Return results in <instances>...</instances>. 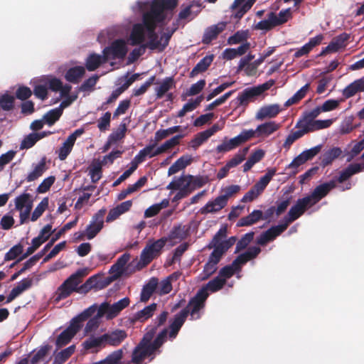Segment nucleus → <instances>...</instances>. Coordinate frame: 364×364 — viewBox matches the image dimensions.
I'll list each match as a JSON object with an SVG mask.
<instances>
[{
    "label": "nucleus",
    "instance_id": "23",
    "mask_svg": "<svg viewBox=\"0 0 364 364\" xmlns=\"http://www.w3.org/2000/svg\"><path fill=\"white\" fill-rule=\"evenodd\" d=\"M190 229V225H183L181 224L174 225L166 238L169 240H183L189 235Z\"/></svg>",
    "mask_w": 364,
    "mask_h": 364
},
{
    "label": "nucleus",
    "instance_id": "36",
    "mask_svg": "<svg viewBox=\"0 0 364 364\" xmlns=\"http://www.w3.org/2000/svg\"><path fill=\"white\" fill-rule=\"evenodd\" d=\"M226 281L224 279H221L220 277L217 276L214 279L209 281L205 286H203L199 290L205 289V292L210 291L211 292H216L223 288Z\"/></svg>",
    "mask_w": 364,
    "mask_h": 364
},
{
    "label": "nucleus",
    "instance_id": "7",
    "mask_svg": "<svg viewBox=\"0 0 364 364\" xmlns=\"http://www.w3.org/2000/svg\"><path fill=\"white\" fill-rule=\"evenodd\" d=\"M127 52L128 48L125 41L123 39H117L114 41L110 46L104 48L102 51L104 54V61H108L109 59H124Z\"/></svg>",
    "mask_w": 364,
    "mask_h": 364
},
{
    "label": "nucleus",
    "instance_id": "22",
    "mask_svg": "<svg viewBox=\"0 0 364 364\" xmlns=\"http://www.w3.org/2000/svg\"><path fill=\"white\" fill-rule=\"evenodd\" d=\"M280 112L279 106L278 105H271L261 107L255 115L257 120H264L266 118H274Z\"/></svg>",
    "mask_w": 364,
    "mask_h": 364
},
{
    "label": "nucleus",
    "instance_id": "61",
    "mask_svg": "<svg viewBox=\"0 0 364 364\" xmlns=\"http://www.w3.org/2000/svg\"><path fill=\"white\" fill-rule=\"evenodd\" d=\"M51 346L45 345L42 346L32 357L31 360V364H36L40 360L43 359L50 350Z\"/></svg>",
    "mask_w": 364,
    "mask_h": 364
},
{
    "label": "nucleus",
    "instance_id": "18",
    "mask_svg": "<svg viewBox=\"0 0 364 364\" xmlns=\"http://www.w3.org/2000/svg\"><path fill=\"white\" fill-rule=\"evenodd\" d=\"M33 284V279L25 278L22 279L16 287L12 289L6 298V303L11 302L24 291L30 289Z\"/></svg>",
    "mask_w": 364,
    "mask_h": 364
},
{
    "label": "nucleus",
    "instance_id": "14",
    "mask_svg": "<svg viewBox=\"0 0 364 364\" xmlns=\"http://www.w3.org/2000/svg\"><path fill=\"white\" fill-rule=\"evenodd\" d=\"M127 337V332L122 329H115L102 335L105 346L107 344L112 346H119Z\"/></svg>",
    "mask_w": 364,
    "mask_h": 364
},
{
    "label": "nucleus",
    "instance_id": "8",
    "mask_svg": "<svg viewBox=\"0 0 364 364\" xmlns=\"http://www.w3.org/2000/svg\"><path fill=\"white\" fill-rule=\"evenodd\" d=\"M311 207L312 206L305 197L298 199L296 204L290 208L281 223L286 225V229H287L290 223L297 220L305 213L307 208Z\"/></svg>",
    "mask_w": 364,
    "mask_h": 364
},
{
    "label": "nucleus",
    "instance_id": "30",
    "mask_svg": "<svg viewBox=\"0 0 364 364\" xmlns=\"http://www.w3.org/2000/svg\"><path fill=\"white\" fill-rule=\"evenodd\" d=\"M279 124L274 121L259 124L256 129L257 137L267 136L279 129Z\"/></svg>",
    "mask_w": 364,
    "mask_h": 364
},
{
    "label": "nucleus",
    "instance_id": "3",
    "mask_svg": "<svg viewBox=\"0 0 364 364\" xmlns=\"http://www.w3.org/2000/svg\"><path fill=\"white\" fill-rule=\"evenodd\" d=\"M292 18L290 8L281 10L278 14L272 11L267 14V19L259 21L255 26V30L270 31L272 28L284 24Z\"/></svg>",
    "mask_w": 364,
    "mask_h": 364
},
{
    "label": "nucleus",
    "instance_id": "53",
    "mask_svg": "<svg viewBox=\"0 0 364 364\" xmlns=\"http://www.w3.org/2000/svg\"><path fill=\"white\" fill-rule=\"evenodd\" d=\"M23 247L21 244L18 243L12 247L8 252L6 253L4 257L5 261H10L16 259L18 256L21 255L23 252Z\"/></svg>",
    "mask_w": 364,
    "mask_h": 364
},
{
    "label": "nucleus",
    "instance_id": "27",
    "mask_svg": "<svg viewBox=\"0 0 364 364\" xmlns=\"http://www.w3.org/2000/svg\"><path fill=\"white\" fill-rule=\"evenodd\" d=\"M258 94L255 90L254 87L245 88L240 92L237 97V106H247L250 101H252L255 97H258Z\"/></svg>",
    "mask_w": 364,
    "mask_h": 364
},
{
    "label": "nucleus",
    "instance_id": "19",
    "mask_svg": "<svg viewBox=\"0 0 364 364\" xmlns=\"http://www.w3.org/2000/svg\"><path fill=\"white\" fill-rule=\"evenodd\" d=\"M157 304L156 303H152L149 306H145L143 309L135 313L132 318V323H135L136 321L144 322L149 318H151L156 310Z\"/></svg>",
    "mask_w": 364,
    "mask_h": 364
},
{
    "label": "nucleus",
    "instance_id": "26",
    "mask_svg": "<svg viewBox=\"0 0 364 364\" xmlns=\"http://www.w3.org/2000/svg\"><path fill=\"white\" fill-rule=\"evenodd\" d=\"M193 158L191 156L183 155L181 156L169 167L168 170V175H173L185 168L187 166L191 164Z\"/></svg>",
    "mask_w": 364,
    "mask_h": 364
},
{
    "label": "nucleus",
    "instance_id": "12",
    "mask_svg": "<svg viewBox=\"0 0 364 364\" xmlns=\"http://www.w3.org/2000/svg\"><path fill=\"white\" fill-rule=\"evenodd\" d=\"M261 249L259 247L253 246L247 249L245 252L239 255L232 262L237 271L240 270L241 266L248 261L253 259L260 253Z\"/></svg>",
    "mask_w": 364,
    "mask_h": 364
},
{
    "label": "nucleus",
    "instance_id": "51",
    "mask_svg": "<svg viewBox=\"0 0 364 364\" xmlns=\"http://www.w3.org/2000/svg\"><path fill=\"white\" fill-rule=\"evenodd\" d=\"M364 149V136L360 141L355 143L350 151L346 154L347 161H350Z\"/></svg>",
    "mask_w": 364,
    "mask_h": 364
},
{
    "label": "nucleus",
    "instance_id": "25",
    "mask_svg": "<svg viewBox=\"0 0 364 364\" xmlns=\"http://www.w3.org/2000/svg\"><path fill=\"white\" fill-rule=\"evenodd\" d=\"M158 287V279L152 277L149 279L147 284H146L141 292L140 301L141 302H146L149 300L152 294L157 289Z\"/></svg>",
    "mask_w": 364,
    "mask_h": 364
},
{
    "label": "nucleus",
    "instance_id": "21",
    "mask_svg": "<svg viewBox=\"0 0 364 364\" xmlns=\"http://www.w3.org/2000/svg\"><path fill=\"white\" fill-rule=\"evenodd\" d=\"M129 259L130 255L129 253H124L121 255L117 259V262L111 267L109 272L113 274V277L114 279H117L122 275L124 267Z\"/></svg>",
    "mask_w": 364,
    "mask_h": 364
},
{
    "label": "nucleus",
    "instance_id": "33",
    "mask_svg": "<svg viewBox=\"0 0 364 364\" xmlns=\"http://www.w3.org/2000/svg\"><path fill=\"white\" fill-rule=\"evenodd\" d=\"M175 86V81L173 77H166L160 83L159 87H155L156 99L162 98L165 94Z\"/></svg>",
    "mask_w": 364,
    "mask_h": 364
},
{
    "label": "nucleus",
    "instance_id": "45",
    "mask_svg": "<svg viewBox=\"0 0 364 364\" xmlns=\"http://www.w3.org/2000/svg\"><path fill=\"white\" fill-rule=\"evenodd\" d=\"M248 38V31H237L232 36H230L228 38V44L229 45H235L243 41H247Z\"/></svg>",
    "mask_w": 364,
    "mask_h": 364
},
{
    "label": "nucleus",
    "instance_id": "43",
    "mask_svg": "<svg viewBox=\"0 0 364 364\" xmlns=\"http://www.w3.org/2000/svg\"><path fill=\"white\" fill-rule=\"evenodd\" d=\"M111 309V304H109L107 301H105L102 304H101L99 306H97V312L95 316L100 319L102 317L105 316L107 320H111L114 318Z\"/></svg>",
    "mask_w": 364,
    "mask_h": 364
},
{
    "label": "nucleus",
    "instance_id": "16",
    "mask_svg": "<svg viewBox=\"0 0 364 364\" xmlns=\"http://www.w3.org/2000/svg\"><path fill=\"white\" fill-rule=\"evenodd\" d=\"M188 182L183 184L180 181L179 178L175 177L174 179L167 186L168 190H178V193L173 198V201H177L187 197L191 194L190 190L188 188Z\"/></svg>",
    "mask_w": 364,
    "mask_h": 364
},
{
    "label": "nucleus",
    "instance_id": "10",
    "mask_svg": "<svg viewBox=\"0 0 364 364\" xmlns=\"http://www.w3.org/2000/svg\"><path fill=\"white\" fill-rule=\"evenodd\" d=\"M106 213L105 209H100L92 216L90 224L85 229L87 239H93L103 228L104 218Z\"/></svg>",
    "mask_w": 364,
    "mask_h": 364
},
{
    "label": "nucleus",
    "instance_id": "20",
    "mask_svg": "<svg viewBox=\"0 0 364 364\" xmlns=\"http://www.w3.org/2000/svg\"><path fill=\"white\" fill-rule=\"evenodd\" d=\"M227 205L226 201L220 196L215 200L208 201L205 206L200 209L201 214L213 213L220 211Z\"/></svg>",
    "mask_w": 364,
    "mask_h": 364
},
{
    "label": "nucleus",
    "instance_id": "29",
    "mask_svg": "<svg viewBox=\"0 0 364 364\" xmlns=\"http://www.w3.org/2000/svg\"><path fill=\"white\" fill-rule=\"evenodd\" d=\"M342 154V150L339 147L331 148L325 151L320 157L321 165L326 167L332 164V162L338 158Z\"/></svg>",
    "mask_w": 364,
    "mask_h": 364
},
{
    "label": "nucleus",
    "instance_id": "28",
    "mask_svg": "<svg viewBox=\"0 0 364 364\" xmlns=\"http://www.w3.org/2000/svg\"><path fill=\"white\" fill-rule=\"evenodd\" d=\"M363 171V166L360 164H351L347 168L341 171L337 180L338 183H343L350 178L353 175Z\"/></svg>",
    "mask_w": 364,
    "mask_h": 364
},
{
    "label": "nucleus",
    "instance_id": "15",
    "mask_svg": "<svg viewBox=\"0 0 364 364\" xmlns=\"http://www.w3.org/2000/svg\"><path fill=\"white\" fill-rule=\"evenodd\" d=\"M187 317L188 312L186 310H181L174 316L173 321L169 325L170 331L168 336L170 338H175L176 337Z\"/></svg>",
    "mask_w": 364,
    "mask_h": 364
},
{
    "label": "nucleus",
    "instance_id": "56",
    "mask_svg": "<svg viewBox=\"0 0 364 364\" xmlns=\"http://www.w3.org/2000/svg\"><path fill=\"white\" fill-rule=\"evenodd\" d=\"M111 121V113L105 112L97 121V127L100 132H105L109 129Z\"/></svg>",
    "mask_w": 364,
    "mask_h": 364
},
{
    "label": "nucleus",
    "instance_id": "62",
    "mask_svg": "<svg viewBox=\"0 0 364 364\" xmlns=\"http://www.w3.org/2000/svg\"><path fill=\"white\" fill-rule=\"evenodd\" d=\"M55 180V176H50L45 178L38 186L37 192L38 193H43L49 191Z\"/></svg>",
    "mask_w": 364,
    "mask_h": 364
},
{
    "label": "nucleus",
    "instance_id": "9",
    "mask_svg": "<svg viewBox=\"0 0 364 364\" xmlns=\"http://www.w3.org/2000/svg\"><path fill=\"white\" fill-rule=\"evenodd\" d=\"M336 183L335 180H331L317 186L311 194L305 196L306 200L311 206L318 203L322 198L326 197L329 192L336 188Z\"/></svg>",
    "mask_w": 364,
    "mask_h": 364
},
{
    "label": "nucleus",
    "instance_id": "37",
    "mask_svg": "<svg viewBox=\"0 0 364 364\" xmlns=\"http://www.w3.org/2000/svg\"><path fill=\"white\" fill-rule=\"evenodd\" d=\"M82 346L86 350L100 348L105 346L102 335L98 337H95L94 336H90L82 343Z\"/></svg>",
    "mask_w": 364,
    "mask_h": 364
},
{
    "label": "nucleus",
    "instance_id": "55",
    "mask_svg": "<svg viewBox=\"0 0 364 364\" xmlns=\"http://www.w3.org/2000/svg\"><path fill=\"white\" fill-rule=\"evenodd\" d=\"M248 151V148H244L242 151L236 154L232 159L227 162V165L231 168L239 165L245 159L246 153Z\"/></svg>",
    "mask_w": 364,
    "mask_h": 364
},
{
    "label": "nucleus",
    "instance_id": "1",
    "mask_svg": "<svg viewBox=\"0 0 364 364\" xmlns=\"http://www.w3.org/2000/svg\"><path fill=\"white\" fill-rule=\"evenodd\" d=\"M177 5L178 0H153L150 10L142 16V23L133 26L129 39L130 45L134 46L142 43L144 47L151 50L164 51L177 27L166 28L159 38L156 32L157 24L164 23L166 19L169 21Z\"/></svg>",
    "mask_w": 364,
    "mask_h": 364
},
{
    "label": "nucleus",
    "instance_id": "31",
    "mask_svg": "<svg viewBox=\"0 0 364 364\" xmlns=\"http://www.w3.org/2000/svg\"><path fill=\"white\" fill-rule=\"evenodd\" d=\"M262 218V211L259 210H255L248 215L241 218L237 223V227H244L252 225Z\"/></svg>",
    "mask_w": 364,
    "mask_h": 364
},
{
    "label": "nucleus",
    "instance_id": "49",
    "mask_svg": "<svg viewBox=\"0 0 364 364\" xmlns=\"http://www.w3.org/2000/svg\"><path fill=\"white\" fill-rule=\"evenodd\" d=\"M130 299L128 297H124L119 301L111 305V311L114 318L117 317L118 314L126 307L129 305Z\"/></svg>",
    "mask_w": 364,
    "mask_h": 364
},
{
    "label": "nucleus",
    "instance_id": "39",
    "mask_svg": "<svg viewBox=\"0 0 364 364\" xmlns=\"http://www.w3.org/2000/svg\"><path fill=\"white\" fill-rule=\"evenodd\" d=\"M62 114L61 108H55L46 112L43 115V119L46 124L52 126L60 119Z\"/></svg>",
    "mask_w": 364,
    "mask_h": 364
},
{
    "label": "nucleus",
    "instance_id": "11",
    "mask_svg": "<svg viewBox=\"0 0 364 364\" xmlns=\"http://www.w3.org/2000/svg\"><path fill=\"white\" fill-rule=\"evenodd\" d=\"M286 230V225H282V223L272 226L257 238V243L259 245L264 246L268 242L275 240L277 237L280 235Z\"/></svg>",
    "mask_w": 364,
    "mask_h": 364
},
{
    "label": "nucleus",
    "instance_id": "35",
    "mask_svg": "<svg viewBox=\"0 0 364 364\" xmlns=\"http://www.w3.org/2000/svg\"><path fill=\"white\" fill-rule=\"evenodd\" d=\"M107 62V61H104V54L100 55L96 53H92L87 57L85 66L89 71H94L102 63H105Z\"/></svg>",
    "mask_w": 364,
    "mask_h": 364
},
{
    "label": "nucleus",
    "instance_id": "52",
    "mask_svg": "<svg viewBox=\"0 0 364 364\" xmlns=\"http://www.w3.org/2000/svg\"><path fill=\"white\" fill-rule=\"evenodd\" d=\"M39 140V137H37L36 133H31L26 136L22 140L20 144L21 149H28L35 145V144Z\"/></svg>",
    "mask_w": 364,
    "mask_h": 364
},
{
    "label": "nucleus",
    "instance_id": "63",
    "mask_svg": "<svg viewBox=\"0 0 364 364\" xmlns=\"http://www.w3.org/2000/svg\"><path fill=\"white\" fill-rule=\"evenodd\" d=\"M236 271H237V269L231 264L230 265H227L221 268L218 276L226 281L227 279L232 277Z\"/></svg>",
    "mask_w": 364,
    "mask_h": 364
},
{
    "label": "nucleus",
    "instance_id": "47",
    "mask_svg": "<svg viewBox=\"0 0 364 364\" xmlns=\"http://www.w3.org/2000/svg\"><path fill=\"white\" fill-rule=\"evenodd\" d=\"M75 334L68 328L65 329L63 332L60 333L56 339L55 344L57 347L61 348L65 345H67L71 339L75 336Z\"/></svg>",
    "mask_w": 364,
    "mask_h": 364
},
{
    "label": "nucleus",
    "instance_id": "44",
    "mask_svg": "<svg viewBox=\"0 0 364 364\" xmlns=\"http://www.w3.org/2000/svg\"><path fill=\"white\" fill-rule=\"evenodd\" d=\"M75 352V346H70L61 350L55 358L53 364H62L65 363Z\"/></svg>",
    "mask_w": 364,
    "mask_h": 364
},
{
    "label": "nucleus",
    "instance_id": "13",
    "mask_svg": "<svg viewBox=\"0 0 364 364\" xmlns=\"http://www.w3.org/2000/svg\"><path fill=\"white\" fill-rule=\"evenodd\" d=\"M226 22H219L215 25L208 27L203 33L202 43L206 45L210 44L212 41L217 38L218 35L226 28Z\"/></svg>",
    "mask_w": 364,
    "mask_h": 364
},
{
    "label": "nucleus",
    "instance_id": "42",
    "mask_svg": "<svg viewBox=\"0 0 364 364\" xmlns=\"http://www.w3.org/2000/svg\"><path fill=\"white\" fill-rule=\"evenodd\" d=\"M309 88V85L306 84L301 89H299L291 97H290L284 104L286 107H289L292 105L296 104L301 99H303Z\"/></svg>",
    "mask_w": 364,
    "mask_h": 364
},
{
    "label": "nucleus",
    "instance_id": "34",
    "mask_svg": "<svg viewBox=\"0 0 364 364\" xmlns=\"http://www.w3.org/2000/svg\"><path fill=\"white\" fill-rule=\"evenodd\" d=\"M46 170V158H43L38 164H36L33 170L28 173L26 178L27 182H32L41 177Z\"/></svg>",
    "mask_w": 364,
    "mask_h": 364
},
{
    "label": "nucleus",
    "instance_id": "17",
    "mask_svg": "<svg viewBox=\"0 0 364 364\" xmlns=\"http://www.w3.org/2000/svg\"><path fill=\"white\" fill-rule=\"evenodd\" d=\"M180 181L183 184L188 182V188L190 190L191 193L196 188H201L205 186L208 179L206 177L198 176H193L191 175H182L179 177Z\"/></svg>",
    "mask_w": 364,
    "mask_h": 364
},
{
    "label": "nucleus",
    "instance_id": "48",
    "mask_svg": "<svg viewBox=\"0 0 364 364\" xmlns=\"http://www.w3.org/2000/svg\"><path fill=\"white\" fill-rule=\"evenodd\" d=\"M15 97L7 93L0 97V107L4 111H11L14 107Z\"/></svg>",
    "mask_w": 364,
    "mask_h": 364
},
{
    "label": "nucleus",
    "instance_id": "59",
    "mask_svg": "<svg viewBox=\"0 0 364 364\" xmlns=\"http://www.w3.org/2000/svg\"><path fill=\"white\" fill-rule=\"evenodd\" d=\"M358 92H361V90H360L359 84L357 80H355L343 90V95L346 98H350Z\"/></svg>",
    "mask_w": 364,
    "mask_h": 364
},
{
    "label": "nucleus",
    "instance_id": "57",
    "mask_svg": "<svg viewBox=\"0 0 364 364\" xmlns=\"http://www.w3.org/2000/svg\"><path fill=\"white\" fill-rule=\"evenodd\" d=\"M217 265L218 264L215 263H212L208 261L203 267V270L201 274V279L206 280L209 277H210V276L213 275L216 272L218 269Z\"/></svg>",
    "mask_w": 364,
    "mask_h": 364
},
{
    "label": "nucleus",
    "instance_id": "50",
    "mask_svg": "<svg viewBox=\"0 0 364 364\" xmlns=\"http://www.w3.org/2000/svg\"><path fill=\"white\" fill-rule=\"evenodd\" d=\"M48 203L49 201L47 197L43 198L33 210L31 218V221H36L43 215L48 206Z\"/></svg>",
    "mask_w": 364,
    "mask_h": 364
},
{
    "label": "nucleus",
    "instance_id": "2",
    "mask_svg": "<svg viewBox=\"0 0 364 364\" xmlns=\"http://www.w3.org/2000/svg\"><path fill=\"white\" fill-rule=\"evenodd\" d=\"M88 274L86 268L79 269L68 277L56 289L53 299L55 304L69 297L73 293L87 294L92 289L99 287L97 275H93L80 284Z\"/></svg>",
    "mask_w": 364,
    "mask_h": 364
},
{
    "label": "nucleus",
    "instance_id": "5",
    "mask_svg": "<svg viewBox=\"0 0 364 364\" xmlns=\"http://www.w3.org/2000/svg\"><path fill=\"white\" fill-rule=\"evenodd\" d=\"M275 173L276 169L272 168L269 170L267 173L261 177L260 179L250 189V191L244 195L241 199V202L250 203L257 198L264 191Z\"/></svg>",
    "mask_w": 364,
    "mask_h": 364
},
{
    "label": "nucleus",
    "instance_id": "46",
    "mask_svg": "<svg viewBox=\"0 0 364 364\" xmlns=\"http://www.w3.org/2000/svg\"><path fill=\"white\" fill-rule=\"evenodd\" d=\"M227 235V228L225 227L221 228L213 236L212 240L207 245V248L210 250L213 247H218L223 241V239Z\"/></svg>",
    "mask_w": 364,
    "mask_h": 364
},
{
    "label": "nucleus",
    "instance_id": "24",
    "mask_svg": "<svg viewBox=\"0 0 364 364\" xmlns=\"http://www.w3.org/2000/svg\"><path fill=\"white\" fill-rule=\"evenodd\" d=\"M213 59V54L207 55L203 57L191 71L189 74L190 77H194L199 73L205 72L210 66Z\"/></svg>",
    "mask_w": 364,
    "mask_h": 364
},
{
    "label": "nucleus",
    "instance_id": "38",
    "mask_svg": "<svg viewBox=\"0 0 364 364\" xmlns=\"http://www.w3.org/2000/svg\"><path fill=\"white\" fill-rule=\"evenodd\" d=\"M28 205L33 207L32 196L30 193H23L15 198V208L17 210L22 211Z\"/></svg>",
    "mask_w": 364,
    "mask_h": 364
},
{
    "label": "nucleus",
    "instance_id": "6",
    "mask_svg": "<svg viewBox=\"0 0 364 364\" xmlns=\"http://www.w3.org/2000/svg\"><path fill=\"white\" fill-rule=\"evenodd\" d=\"M209 296L205 289L198 290L196 294L190 299L187 306L182 310H186L188 315H191V320H197L200 318V311L205 308V301Z\"/></svg>",
    "mask_w": 364,
    "mask_h": 364
},
{
    "label": "nucleus",
    "instance_id": "32",
    "mask_svg": "<svg viewBox=\"0 0 364 364\" xmlns=\"http://www.w3.org/2000/svg\"><path fill=\"white\" fill-rule=\"evenodd\" d=\"M85 73V68L82 66H75L68 70L65 75L67 81L76 84Z\"/></svg>",
    "mask_w": 364,
    "mask_h": 364
},
{
    "label": "nucleus",
    "instance_id": "54",
    "mask_svg": "<svg viewBox=\"0 0 364 364\" xmlns=\"http://www.w3.org/2000/svg\"><path fill=\"white\" fill-rule=\"evenodd\" d=\"M102 166H103L100 161H97L92 164V168L90 170V176L91 177L92 182H97L102 177Z\"/></svg>",
    "mask_w": 364,
    "mask_h": 364
},
{
    "label": "nucleus",
    "instance_id": "58",
    "mask_svg": "<svg viewBox=\"0 0 364 364\" xmlns=\"http://www.w3.org/2000/svg\"><path fill=\"white\" fill-rule=\"evenodd\" d=\"M209 138L205 132L198 133L189 143L190 146L193 149H197L202 144H203Z\"/></svg>",
    "mask_w": 364,
    "mask_h": 364
},
{
    "label": "nucleus",
    "instance_id": "40",
    "mask_svg": "<svg viewBox=\"0 0 364 364\" xmlns=\"http://www.w3.org/2000/svg\"><path fill=\"white\" fill-rule=\"evenodd\" d=\"M184 136L183 134H178L170 139L166 141L160 146L158 147V152L161 154L167 151L180 144V140Z\"/></svg>",
    "mask_w": 364,
    "mask_h": 364
},
{
    "label": "nucleus",
    "instance_id": "4",
    "mask_svg": "<svg viewBox=\"0 0 364 364\" xmlns=\"http://www.w3.org/2000/svg\"><path fill=\"white\" fill-rule=\"evenodd\" d=\"M167 241L166 237H161L157 240H149L141 252L139 263L143 267H146L154 259L159 257Z\"/></svg>",
    "mask_w": 364,
    "mask_h": 364
},
{
    "label": "nucleus",
    "instance_id": "64",
    "mask_svg": "<svg viewBox=\"0 0 364 364\" xmlns=\"http://www.w3.org/2000/svg\"><path fill=\"white\" fill-rule=\"evenodd\" d=\"M213 248V251L210 253L208 261L218 264L225 252L219 246Z\"/></svg>",
    "mask_w": 364,
    "mask_h": 364
},
{
    "label": "nucleus",
    "instance_id": "60",
    "mask_svg": "<svg viewBox=\"0 0 364 364\" xmlns=\"http://www.w3.org/2000/svg\"><path fill=\"white\" fill-rule=\"evenodd\" d=\"M31 95V90L24 85L19 86L15 93L16 97L22 101L27 100Z\"/></svg>",
    "mask_w": 364,
    "mask_h": 364
},
{
    "label": "nucleus",
    "instance_id": "41",
    "mask_svg": "<svg viewBox=\"0 0 364 364\" xmlns=\"http://www.w3.org/2000/svg\"><path fill=\"white\" fill-rule=\"evenodd\" d=\"M254 232H249L245 234L241 239L236 243L235 253L237 254L245 250L249 244L253 240Z\"/></svg>",
    "mask_w": 364,
    "mask_h": 364
}]
</instances>
